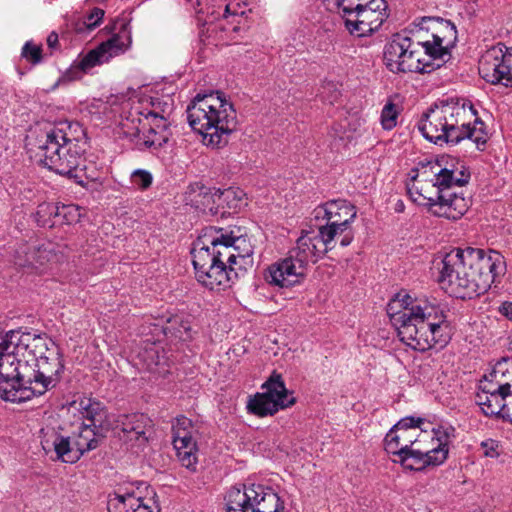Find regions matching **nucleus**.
Listing matches in <instances>:
<instances>
[{"label": "nucleus", "mask_w": 512, "mask_h": 512, "mask_svg": "<svg viewBox=\"0 0 512 512\" xmlns=\"http://www.w3.org/2000/svg\"><path fill=\"white\" fill-rule=\"evenodd\" d=\"M64 364L45 333L11 330L0 342V398L22 403L41 396L60 381Z\"/></svg>", "instance_id": "nucleus-1"}, {"label": "nucleus", "mask_w": 512, "mask_h": 512, "mask_svg": "<svg viewBox=\"0 0 512 512\" xmlns=\"http://www.w3.org/2000/svg\"><path fill=\"white\" fill-rule=\"evenodd\" d=\"M419 30L432 32V41L417 42L403 33H397L384 47V63L392 73H430L450 59V47L457 39L456 26L440 17H422L414 20Z\"/></svg>", "instance_id": "nucleus-2"}, {"label": "nucleus", "mask_w": 512, "mask_h": 512, "mask_svg": "<svg viewBox=\"0 0 512 512\" xmlns=\"http://www.w3.org/2000/svg\"><path fill=\"white\" fill-rule=\"evenodd\" d=\"M438 281L448 294L460 299L485 293L506 270L504 257L495 250L456 248L436 264Z\"/></svg>", "instance_id": "nucleus-3"}, {"label": "nucleus", "mask_w": 512, "mask_h": 512, "mask_svg": "<svg viewBox=\"0 0 512 512\" xmlns=\"http://www.w3.org/2000/svg\"><path fill=\"white\" fill-rule=\"evenodd\" d=\"M401 342L415 351L424 352L449 341V322L445 309L435 300L401 295L387 308Z\"/></svg>", "instance_id": "nucleus-4"}, {"label": "nucleus", "mask_w": 512, "mask_h": 512, "mask_svg": "<svg viewBox=\"0 0 512 512\" xmlns=\"http://www.w3.org/2000/svg\"><path fill=\"white\" fill-rule=\"evenodd\" d=\"M419 130L428 141L440 146L469 139L481 149L487 142L484 122L476 117L472 104L465 102L435 104L423 115Z\"/></svg>", "instance_id": "nucleus-5"}, {"label": "nucleus", "mask_w": 512, "mask_h": 512, "mask_svg": "<svg viewBox=\"0 0 512 512\" xmlns=\"http://www.w3.org/2000/svg\"><path fill=\"white\" fill-rule=\"evenodd\" d=\"M454 428L439 426L431 434L417 438L412 430L392 427L384 439L387 453L398 457L396 461L410 470H422L428 466H438L445 462L449 445L454 437Z\"/></svg>", "instance_id": "nucleus-6"}, {"label": "nucleus", "mask_w": 512, "mask_h": 512, "mask_svg": "<svg viewBox=\"0 0 512 512\" xmlns=\"http://www.w3.org/2000/svg\"><path fill=\"white\" fill-rule=\"evenodd\" d=\"M27 147L37 162L60 175L78 177L85 168L84 151L76 139L68 136L63 127L41 129L27 137Z\"/></svg>", "instance_id": "nucleus-7"}, {"label": "nucleus", "mask_w": 512, "mask_h": 512, "mask_svg": "<svg viewBox=\"0 0 512 512\" xmlns=\"http://www.w3.org/2000/svg\"><path fill=\"white\" fill-rule=\"evenodd\" d=\"M429 167L435 177V183L431 186L436 188L435 195H424L422 188L418 189L413 185L409 187L411 198L426 207L433 216L449 220L460 219L471 205V198L465 195L463 188L469 175L461 171V177H456L454 170L442 168L439 163H432Z\"/></svg>", "instance_id": "nucleus-8"}, {"label": "nucleus", "mask_w": 512, "mask_h": 512, "mask_svg": "<svg viewBox=\"0 0 512 512\" xmlns=\"http://www.w3.org/2000/svg\"><path fill=\"white\" fill-rule=\"evenodd\" d=\"M216 229L209 227L198 237L191 250L192 263L198 281L210 291L221 292L224 282V262L221 252L215 251L217 245H224V234L214 236Z\"/></svg>", "instance_id": "nucleus-9"}, {"label": "nucleus", "mask_w": 512, "mask_h": 512, "mask_svg": "<svg viewBox=\"0 0 512 512\" xmlns=\"http://www.w3.org/2000/svg\"><path fill=\"white\" fill-rule=\"evenodd\" d=\"M224 99L220 92L216 95H197L188 105L186 113L191 128L198 132L207 146L218 147L224 133L220 113Z\"/></svg>", "instance_id": "nucleus-10"}, {"label": "nucleus", "mask_w": 512, "mask_h": 512, "mask_svg": "<svg viewBox=\"0 0 512 512\" xmlns=\"http://www.w3.org/2000/svg\"><path fill=\"white\" fill-rule=\"evenodd\" d=\"M342 13L346 29L357 37L373 35L389 17L385 0H359Z\"/></svg>", "instance_id": "nucleus-11"}, {"label": "nucleus", "mask_w": 512, "mask_h": 512, "mask_svg": "<svg viewBox=\"0 0 512 512\" xmlns=\"http://www.w3.org/2000/svg\"><path fill=\"white\" fill-rule=\"evenodd\" d=\"M283 509L277 493L260 484L232 487L228 492L226 512H282Z\"/></svg>", "instance_id": "nucleus-12"}, {"label": "nucleus", "mask_w": 512, "mask_h": 512, "mask_svg": "<svg viewBox=\"0 0 512 512\" xmlns=\"http://www.w3.org/2000/svg\"><path fill=\"white\" fill-rule=\"evenodd\" d=\"M261 389L262 392L249 396L246 403L247 411L258 417L272 416L296 401L281 375L275 372L262 384Z\"/></svg>", "instance_id": "nucleus-13"}, {"label": "nucleus", "mask_w": 512, "mask_h": 512, "mask_svg": "<svg viewBox=\"0 0 512 512\" xmlns=\"http://www.w3.org/2000/svg\"><path fill=\"white\" fill-rule=\"evenodd\" d=\"M479 74L491 84L512 87V48L501 43L489 48L479 61Z\"/></svg>", "instance_id": "nucleus-14"}, {"label": "nucleus", "mask_w": 512, "mask_h": 512, "mask_svg": "<svg viewBox=\"0 0 512 512\" xmlns=\"http://www.w3.org/2000/svg\"><path fill=\"white\" fill-rule=\"evenodd\" d=\"M125 46L126 44L119 34L113 35L96 49L89 51L86 55L76 60L71 68L62 75L59 81L69 82L80 79L83 73L96 65L107 62L111 57L123 52Z\"/></svg>", "instance_id": "nucleus-15"}, {"label": "nucleus", "mask_w": 512, "mask_h": 512, "mask_svg": "<svg viewBox=\"0 0 512 512\" xmlns=\"http://www.w3.org/2000/svg\"><path fill=\"white\" fill-rule=\"evenodd\" d=\"M307 272V265L289 251L287 257L271 264L265 271V280L272 285L288 288L301 283Z\"/></svg>", "instance_id": "nucleus-16"}, {"label": "nucleus", "mask_w": 512, "mask_h": 512, "mask_svg": "<svg viewBox=\"0 0 512 512\" xmlns=\"http://www.w3.org/2000/svg\"><path fill=\"white\" fill-rule=\"evenodd\" d=\"M192 422L185 416L177 417L172 425L173 446L181 464L195 470L197 464L196 442L191 435Z\"/></svg>", "instance_id": "nucleus-17"}, {"label": "nucleus", "mask_w": 512, "mask_h": 512, "mask_svg": "<svg viewBox=\"0 0 512 512\" xmlns=\"http://www.w3.org/2000/svg\"><path fill=\"white\" fill-rule=\"evenodd\" d=\"M222 195L223 192L220 188H209L200 182H195L187 187L184 201L187 205L204 212L208 211L211 215L220 214L222 218L224 212H219Z\"/></svg>", "instance_id": "nucleus-18"}, {"label": "nucleus", "mask_w": 512, "mask_h": 512, "mask_svg": "<svg viewBox=\"0 0 512 512\" xmlns=\"http://www.w3.org/2000/svg\"><path fill=\"white\" fill-rule=\"evenodd\" d=\"M511 397L512 391L497 389V387L481 381L475 402L486 416L500 417V414L503 413L502 409L505 407V401Z\"/></svg>", "instance_id": "nucleus-19"}, {"label": "nucleus", "mask_w": 512, "mask_h": 512, "mask_svg": "<svg viewBox=\"0 0 512 512\" xmlns=\"http://www.w3.org/2000/svg\"><path fill=\"white\" fill-rule=\"evenodd\" d=\"M40 226L52 227L56 223L72 224L80 218L79 208L75 205L57 206L52 203H42L35 214Z\"/></svg>", "instance_id": "nucleus-20"}, {"label": "nucleus", "mask_w": 512, "mask_h": 512, "mask_svg": "<svg viewBox=\"0 0 512 512\" xmlns=\"http://www.w3.org/2000/svg\"><path fill=\"white\" fill-rule=\"evenodd\" d=\"M315 212L316 218H319L323 213V218L327 219L328 222L347 230L356 217L355 207L344 199L328 201L317 207Z\"/></svg>", "instance_id": "nucleus-21"}, {"label": "nucleus", "mask_w": 512, "mask_h": 512, "mask_svg": "<svg viewBox=\"0 0 512 512\" xmlns=\"http://www.w3.org/2000/svg\"><path fill=\"white\" fill-rule=\"evenodd\" d=\"M72 442H74L72 436L65 437L52 431L41 440V445L46 452L54 450L57 459L62 462L75 463L81 458V453Z\"/></svg>", "instance_id": "nucleus-22"}, {"label": "nucleus", "mask_w": 512, "mask_h": 512, "mask_svg": "<svg viewBox=\"0 0 512 512\" xmlns=\"http://www.w3.org/2000/svg\"><path fill=\"white\" fill-rule=\"evenodd\" d=\"M119 426L128 440L145 443L148 440L147 432L151 428V420L143 413H133L120 416Z\"/></svg>", "instance_id": "nucleus-23"}, {"label": "nucleus", "mask_w": 512, "mask_h": 512, "mask_svg": "<svg viewBox=\"0 0 512 512\" xmlns=\"http://www.w3.org/2000/svg\"><path fill=\"white\" fill-rule=\"evenodd\" d=\"M290 252L294 257L300 258L308 266L310 261L316 262L326 254L324 245L320 243L314 231H307L297 239L296 246Z\"/></svg>", "instance_id": "nucleus-24"}, {"label": "nucleus", "mask_w": 512, "mask_h": 512, "mask_svg": "<svg viewBox=\"0 0 512 512\" xmlns=\"http://www.w3.org/2000/svg\"><path fill=\"white\" fill-rule=\"evenodd\" d=\"M72 405L80 412L84 420L90 422L86 423L87 425H92L93 428L100 430H108V425L104 424L107 412L101 402L96 399L83 397L73 401Z\"/></svg>", "instance_id": "nucleus-25"}, {"label": "nucleus", "mask_w": 512, "mask_h": 512, "mask_svg": "<svg viewBox=\"0 0 512 512\" xmlns=\"http://www.w3.org/2000/svg\"><path fill=\"white\" fill-rule=\"evenodd\" d=\"M105 430L93 428L92 425L83 423L78 432L72 434V442L81 456L99 446L100 441L105 437Z\"/></svg>", "instance_id": "nucleus-26"}, {"label": "nucleus", "mask_w": 512, "mask_h": 512, "mask_svg": "<svg viewBox=\"0 0 512 512\" xmlns=\"http://www.w3.org/2000/svg\"><path fill=\"white\" fill-rule=\"evenodd\" d=\"M48 254V251L41 247L21 244L15 251V264L38 269L48 260Z\"/></svg>", "instance_id": "nucleus-27"}, {"label": "nucleus", "mask_w": 512, "mask_h": 512, "mask_svg": "<svg viewBox=\"0 0 512 512\" xmlns=\"http://www.w3.org/2000/svg\"><path fill=\"white\" fill-rule=\"evenodd\" d=\"M483 382L497 389L512 391V362L506 359L497 362Z\"/></svg>", "instance_id": "nucleus-28"}, {"label": "nucleus", "mask_w": 512, "mask_h": 512, "mask_svg": "<svg viewBox=\"0 0 512 512\" xmlns=\"http://www.w3.org/2000/svg\"><path fill=\"white\" fill-rule=\"evenodd\" d=\"M230 249L245 255L253 254L252 245L247 236L245 227L237 225H229L226 230V250Z\"/></svg>", "instance_id": "nucleus-29"}, {"label": "nucleus", "mask_w": 512, "mask_h": 512, "mask_svg": "<svg viewBox=\"0 0 512 512\" xmlns=\"http://www.w3.org/2000/svg\"><path fill=\"white\" fill-rule=\"evenodd\" d=\"M226 254H228L226 264V281L233 283L235 280L246 274L247 266L252 262V254L244 256V254L230 249L226 250Z\"/></svg>", "instance_id": "nucleus-30"}, {"label": "nucleus", "mask_w": 512, "mask_h": 512, "mask_svg": "<svg viewBox=\"0 0 512 512\" xmlns=\"http://www.w3.org/2000/svg\"><path fill=\"white\" fill-rule=\"evenodd\" d=\"M150 108L145 107L139 112L145 119L150 120L149 123L169 124L168 117L172 112V104L168 101H162L159 98H152Z\"/></svg>", "instance_id": "nucleus-31"}, {"label": "nucleus", "mask_w": 512, "mask_h": 512, "mask_svg": "<svg viewBox=\"0 0 512 512\" xmlns=\"http://www.w3.org/2000/svg\"><path fill=\"white\" fill-rule=\"evenodd\" d=\"M139 495L135 492H114L109 494L107 501L108 512H135Z\"/></svg>", "instance_id": "nucleus-32"}, {"label": "nucleus", "mask_w": 512, "mask_h": 512, "mask_svg": "<svg viewBox=\"0 0 512 512\" xmlns=\"http://www.w3.org/2000/svg\"><path fill=\"white\" fill-rule=\"evenodd\" d=\"M150 128L144 135L143 144L145 147L158 150L163 147L170 139L171 131L169 124L149 123Z\"/></svg>", "instance_id": "nucleus-33"}, {"label": "nucleus", "mask_w": 512, "mask_h": 512, "mask_svg": "<svg viewBox=\"0 0 512 512\" xmlns=\"http://www.w3.org/2000/svg\"><path fill=\"white\" fill-rule=\"evenodd\" d=\"M432 163H439L438 161H429L426 164H422L420 169L412 170L413 175H411V182L407 184V189L415 185L418 189H423L422 193L424 195H435L436 188H432L431 186L435 183V179L428 181L429 174H432L430 171L429 165Z\"/></svg>", "instance_id": "nucleus-34"}, {"label": "nucleus", "mask_w": 512, "mask_h": 512, "mask_svg": "<svg viewBox=\"0 0 512 512\" xmlns=\"http://www.w3.org/2000/svg\"><path fill=\"white\" fill-rule=\"evenodd\" d=\"M248 205L247 193L240 187L226 188V214H238Z\"/></svg>", "instance_id": "nucleus-35"}, {"label": "nucleus", "mask_w": 512, "mask_h": 512, "mask_svg": "<svg viewBox=\"0 0 512 512\" xmlns=\"http://www.w3.org/2000/svg\"><path fill=\"white\" fill-rule=\"evenodd\" d=\"M161 347L155 343L146 345L138 354L141 363L149 371H156L158 366L165 363L164 355L161 354Z\"/></svg>", "instance_id": "nucleus-36"}, {"label": "nucleus", "mask_w": 512, "mask_h": 512, "mask_svg": "<svg viewBox=\"0 0 512 512\" xmlns=\"http://www.w3.org/2000/svg\"><path fill=\"white\" fill-rule=\"evenodd\" d=\"M345 231H347V229L328 222L327 225L321 226L318 232H315V234L320 243L324 245V252L327 253L334 247L332 243L335 237L337 235L343 234Z\"/></svg>", "instance_id": "nucleus-37"}, {"label": "nucleus", "mask_w": 512, "mask_h": 512, "mask_svg": "<svg viewBox=\"0 0 512 512\" xmlns=\"http://www.w3.org/2000/svg\"><path fill=\"white\" fill-rule=\"evenodd\" d=\"M21 56L32 65H38L43 61L42 47L32 41H27L22 47Z\"/></svg>", "instance_id": "nucleus-38"}, {"label": "nucleus", "mask_w": 512, "mask_h": 512, "mask_svg": "<svg viewBox=\"0 0 512 512\" xmlns=\"http://www.w3.org/2000/svg\"><path fill=\"white\" fill-rule=\"evenodd\" d=\"M398 111L394 103L388 102L381 112V125L385 130L393 129L397 124Z\"/></svg>", "instance_id": "nucleus-39"}, {"label": "nucleus", "mask_w": 512, "mask_h": 512, "mask_svg": "<svg viewBox=\"0 0 512 512\" xmlns=\"http://www.w3.org/2000/svg\"><path fill=\"white\" fill-rule=\"evenodd\" d=\"M130 180L133 186L145 190L152 185L153 176L145 169H136L131 173Z\"/></svg>", "instance_id": "nucleus-40"}, {"label": "nucleus", "mask_w": 512, "mask_h": 512, "mask_svg": "<svg viewBox=\"0 0 512 512\" xmlns=\"http://www.w3.org/2000/svg\"><path fill=\"white\" fill-rule=\"evenodd\" d=\"M104 14L105 12L103 9L97 7L93 8L87 15L86 20L83 22V26L87 31L94 30L101 24Z\"/></svg>", "instance_id": "nucleus-41"}, {"label": "nucleus", "mask_w": 512, "mask_h": 512, "mask_svg": "<svg viewBox=\"0 0 512 512\" xmlns=\"http://www.w3.org/2000/svg\"><path fill=\"white\" fill-rule=\"evenodd\" d=\"M420 423H422V419L420 418L415 419L414 417H405L393 427L401 430H412L414 431V435H416L417 428Z\"/></svg>", "instance_id": "nucleus-42"}, {"label": "nucleus", "mask_w": 512, "mask_h": 512, "mask_svg": "<svg viewBox=\"0 0 512 512\" xmlns=\"http://www.w3.org/2000/svg\"><path fill=\"white\" fill-rule=\"evenodd\" d=\"M339 91L336 88V85L332 82H329L322 87L321 97L324 101L329 103H333L339 96Z\"/></svg>", "instance_id": "nucleus-43"}, {"label": "nucleus", "mask_w": 512, "mask_h": 512, "mask_svg": "<svg viewBox=\"0 0 512 512\" xmlns=\"http://www.w3.org/2000/svg\"><path fill=\"white\" fill-rule=\"evenodd\" d=\"M481 448L483 450V454L486 457L495 458L499 455L498 453V443L495 440L488 439L481 443Z\"/></svg>", "instance_id": "nucleus-44"}, {"label": "nucleus", "mask_w": 512, "mask_h": 512, "mask_svg": "<svg viewBox=\"0 0 512 512\" xmlns=\"http://www.w3.org/2000/svg\"><path fill=\"white\" fill-rule=\"evenodd\" d=\"M230 112L226 110V136L236 129V111L232 104H229Z\"/></svg>", "instance_id": "nucleus-45"}, {"label": "nucleus", "mask_w": 512, "mask_h": 512, "mask_svg": "<svg viewBox=\"0 0 512 512\" xmlns=\"http://www.w3.org/2000/svg\"><path fill=\"white\" fill-rule=\"evenodd\" d=\"M499 312L512 321V302H503L499 307Z\"/></svg>", "instance_id": "nucleus-46"}, {"label": "nucleus", "mask_w": 512, "mask_h": 512, "mask_svg": "<svg viewBox=\"0 0 512 512\" xmlns=\"http://www.w3.org/2000/svg\"><path fill=\"white\" fill-rule=\"evenodd\" d=\"M245 353V348L244 346H241V345H237V346H233L231 347L227 352H226V355H228V358L231 359L232 358V355L235 356V357H239L241 355H243Z\"/></svg>", "instance_id": "nucleus-47"}, {"label": "nucleus", "mask_w": 512, "mask_h": 512, "mask_svg": "<svg viewBox=\"0 0 512 512\" xmlns=\"http://www.w3.org/2000/svg\"><path fill=\"white\" fill-rule=\"evenodd\" d=\"M344 233L345 234L343 235V237H342V239L340 241V245L342 247H346V246L350 245L351 242L353 241V238H354V235H353L352 231L349 228Z\"/></svg>", "instance_id": "nucleus-48"}, {"label": "nucleus", "mask_w": 512, "mask_h": 512, "mask_svg": "<svg viewBox=\"0 0 512 512\" xmlns=\"http://www.w3.org/2000/svg\"><path fill=\"white\" fill-rule=\"evenodd\" d=\"M58 35L55 32H51L47 37V45L51 49H55L58 46Z\"/></svg>", "instance_id": "nucleus-49"}, {"label": "nucleus", "mask_w": 512, "mask_h": 512, "mask_svg": "<svg viewBox=\"0 0 512 512\" xmlns=\"http://www.w3.org/2000/svg\"><path fill=\"white\" fill-rule=\"evenodd\" d=\"M225 11H226V19H227L228 16L231 14L229 5H226Z\"/></svg>", "instance_id": "nucleus-50"}, {"label": "nucleus", "mask_w": 512, "mask_h": 512, "mask_svg": "<svg viewBox=\"0 0 512 512\" xmlns=\"http://www.w3.org/2000/svg\"><path fill=\"white\" fill-rule=\"evenodd\" d=\"M239 30H240V27H239V26H234V27H233V31H234V32H238Z\"/></svg>", "instance_id": "nucleus-51"}, {"label": "nucleus", "mask_w": 512, "mask_h": 512, "mask_svg": "<svg viewBox=\"0 0 512 512\" xmlns=\"http://www.w3.org/2000/svg\"><path fill=\"white\" fill-rule=\"evenodd\" d=\"M401 206H403V203H400V206H398L397 211H400Z\"/></svg>", "instance_id": "nucleus-52"}, {"label": "nucleus", "mask_w": 512, "mask_h": 512, "mask_svg": "<svg viewBox=\"0 0 512 512\" xmlns=\"http://www.w3.org/2000/svg\"><path fill=\"white\" fill-rule=\"evenodd\" d=\"M401 206H403V203H400V206H398L397 211H400Z\"/></svg>", "instance_id": "nucleus-53"}, {"label": "nucleus", "mask_w": 512, "mask_h": 512, "mask_svg": "<svg viewBox=\"0 0 512 512\" xmlns=\"http://www.w3.org/2000/svg\"><path fill=\"white\" fill-rule=\"evenodd\" d=\"M401 206H403V203H400V206H398L397 211H400Z\"/></svg>", "instance_id": "nucleus-54"}, {"label": "nucleus", "mask_w": 512, "mask_h": 512, "mask_svg": "<svg viewBox=\"0 0 512 512\" xmlns=\"http://www.w3.org/2000/svg\"><path fill=\"white\" fill-rule=\"evenodd\" d=\"M76 29H77V31H79V32H81V31H82V28H81V27H77Z\"/></svg>", "instance_id": "nucleus-55"}]
</instances>
